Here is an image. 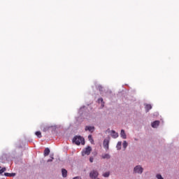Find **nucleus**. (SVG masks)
I'll return each mask as SVG.
<instances>
[{"mask_svg": "<svg viewBox=\"0 0 179 179\" xmlns=\"http://www.w3.org/2000/svg\"><path fill=\"white\" fill-rule=\"evenodd\" d=\"M73 142H74V143H76V145H85V138L80 136H76L73 138Z\"/></svg>", "mask_w": 179, "mask_h": 179, "instance_id": "f257e3e1", "label": "nucleus"}, {"mask_svg": "<svg viewBox=\"0 0 179 179\" xmlns=\"http://www.w3.org/2000/svg\"><path fill=\"white\" fill-rule=\"evenodd\" d=\"M90 153H92V147L88 146L82 152V156H85L86 155L87 156H89Z\"/></svg>", "mask_w": 179, "mask_h": 179, "instance_id": "f03ea898", "label": "nucleus"}, {"mask_svg": "<svg viewBox=\"0 0 179 179\" xmlns=\"http://www.w3.org/2000/svg\"><path fill=\"white\" fill-rule=\"evenodd\" d=\"M110 145V138H105L103 140V146L106 150H108Z\"/></svg>", "mask_w": 179, "mask_h": 179, "instance_id": "7ed1b4c3", "label": "nucleus"}, {"mask_svg": "<svg viewBox=\"0 0 179 179\" xmlns=\"http://www.w3.org/2000/svg\"><path fill=\"white\" fill-rule=\"evenodd\" d=\"M134 173H138V174H142L143 173V168L141 166H136L134 169Z\"/></svg>", "mask_w": 179, "mask_h": 179, "instance_id": "20e7f679", "label": "nucleus"}, {"mask_svg": "<svg viewBox=\"0 0 179 179\" xmlns=\"http://www.w3.org/2000/svg\"><path fill=\"white\" fill-rule=\"evenodd\" d=\"M99 176V172L97 171H92L90 173V177L92 179L97 178V176Z\"/></svg>", "mask_w": 179, "mask_h": 179, "instance_id": "39448f33", "label": "nucleus"}, {"mask_svg": "<svg viewBox=\"0 0 179 179\" xmlns=\"http://www.w3.org/2000/svg\"><path fill=\"white\" fill-rule=\"evenodd\" d=\"M160 121L156 120L152 123V128H157V126L159 125Z\"/></svg>", "mask_w": 179, "mask_h": 179, "instance_id": "423d86ee", "label": "nucleus"}, {"mask_svg": "<svg viewBox=\"0 0 179 179\" xmlns=\"http://www.w3.org/2000/svg\"><path fill=\"white\" fill-rule=\"evenodd\" d=\"M85 129V131H90V132H94V127L86 126Z\"/></svg>", "mask_w": 179, "mask_h": 179, "instance_id": "0eeeda50", "label": "nucleus"}, {"mask_svg": "<svg viewBox=\"0 0 179 179\" xmlns=\"http://www.w3.org/2000/svg\"><path fill=\"white\" fill-rule=\"evenodd\" d=\"M120 136L122 138V139H127V134H125V131H124V129L121 130Z\"/></svg>", "mask_w": 179, "mask_h": 179, "instance_id": "6e6552de", "label": "nucleus"}, {"mask_svg": "<svg viewBox=\"0 0 179 179\" xmlns=\"http://www.w3.org/2000/svg\"><path fill=\"white\" fill-rule=\"evenodd\" d=\"M111 158V156L110 155V154H103L101 155V159H110Z\"/></svg>", "mask_w": 179, "mask_h": 179, "instance_id": "1a4fd4ad", "label": "nucleus"}, {"mask_svg": "<svg viewBox=\"0 0 179 179\" xmlns=\"http://www.w3.org/2000/svg\"><path fill=\"white\" fill-rule=\"evenodd\" d=\"M111 136L114 138V139L117 138L118 137V133L115 132V131H112Z\"/></svg>", "mask_w": 179, "mask_h": 179, "instance_id": "9d476101", "label": "nucleus"}, {"mask_svg": "<svg viewBox=\"0 0 179 179\" xmlns=\"http://www.w3.org/2000/svg\"><path fill=\"white\" fill-rule=\"evenodd\" d=\"M62 176L63 177H66L67 174H68V171L66 169H62Z\"/></svg>", "mask_w": 179, "mask_h": 179, "instance_id": "9b49d317", "label": "nucleus"}, {"mask_svg": "<svg viewBox=\"0 0 179 179\" xmlns=\"http://www.w3.org/2000/svg\"><path fill=\"white\" fill-rule=\"evenodd\" d=\"M50 155V148H45L44 150V156H48Z\"/></svg>", "mask_w": 179, "mask_h": 179, "instance_id": "f8f14e48", "label": "nucleus"}, {"mask_svg": "<svg viewBox=\"0 0 179 179\" xmlns=\"http://www.w3.org/2000/svg\"><path fill=\"white\" fill-rule=\"evenodd\" d=\"M145 110H146L147 112L149 111L150 110H152V105H150V104H147V105L145 106Z\"/></svg>", "mask_w": 179, "mask_h": 179, "instance_id": "ddd939ff", "label": "nucleus"}, {"mask_svg": "<svg viewBox=\"0 0 179 179\" xmlns=\"http://www.w3.org/2000/svg\"><path fill=\"white\" fill-rule=\"evenodd\" d=\"M122 143L121 141H119V142L117 143V146H116L117 150H120V149H121V145H122Z\"/></svg>", "mask_w": 179, "mask_h": 179, "instance_id": "4468645a", "label": "nucleus"}, {"mask_svg": "<svg viewBox=\"0 0 179 179\" xmlns=\"http://www.w3.org/2000/svg\"><path fill=\"white\" fill-rule=\"evenodd\" d=\"M35 134L36 135V136L38 137V138H41L43 136L41 135V131H36V133H35Z\"/></svg>", "mask_w": 179, "mask_h": 179, "instance_id": "2eb2a0df", "label": "nucleus"}, {"mask_svg": "<svg viewBox=\"0 0 179 179\" xmlns=\"http://www.w3.org/2000/svg\"><path fill=\"white\" fill-rule=\"evenodd\" d=\"M98 103H102L103 107H104V102L103 101V98H99L98 99Z\"/></svg>", "mask_w": 179, "mask_h": 179, "instance_id": "dca6fc26", "label": "nucleus"}, {"mask_svg": "<svg viewBox=\"0 0 179 179\" xmlns=\"http://www.w3.org/2000/svg\"><path fill=\"white\" fill-rule=\"evenodd\" d=\"M123 148H124V149H127V146H128V143H127V141H124V142H123Z\"/></svg>", "mask_w": 179, "mask_h": 179, "instance_id": "f3484780", "label": "nucleus"}, {"mask_svg": "<svg viewBox=\"0 0 179 179\" xmlns=\"http://www.w3.org/2000/svg\"><path fill=\"white\" fill-rule=\"evenodd\" d=\"M6 171V168H2L0 169V174H3V173H5Z\"/></svg>", "mask_w": 179, "mask_h": 179, "instance_id": "a211bd4d", "label": "nucleus"}, {"mask_svg": "<svg viewBox=\"0 0 179 179\" xmlns=\"http://www.w3.org/2000/svg\"><path fill=\"white\" fill-rule=\"evenodd\" d=\"M103 177H109L110 176V172H106L103 174Z\"/></svg>", "mask_w": 179, "mask_h": 179, "instance_id": "6ab92c4d", "label": "nucleus"}, {"mask_svg": "<svg viewBox=\"0 0 179 179\" xmlns=\"http://www.w3.org/2000/svg\"><path fill=\"white\" fill-rule=\"evenodd\" d=\"M54 155H50L51 159L48 160V163H50V162H52L54 160Z\"/></svg>", "mask_w": 179, "mask_h": 179, "instance_id": "aec40b11", "label": "nucleus"}, {"mask_svg": "<svg viewBox=\"0 0 179 179\" xmlns=\"http://www.w3.org/2000/svg\"><path fill=\"white\" fill-rule=\"evenodd\" d=\"M88 139L90 141V142H93V138L92 137V135L88 136Z\"/></svg>", "mask_w": 179, "mask_h": 179, "instance_id": "412c9836", "label": "nucleus"}, {"mask_svg": "<svg viewBox=\"0 0 179 179\" xmlns=\"http://www.w3.org/2000/svg\"><path fill=\"white\" fill-rule=\"evenodd\" d=\"M157 179H164L163 177L162 176V175H160V174L157 175Z\"/></svg>", "mask_w": 179, "mask_h": 179, "instance_id": "4be33fe9", "label": "nucleus"}, {"mask_svg": "<svg viewBox=\"0 0 179 179\" xmlns=\"http://www.w3.org/2000/svg\"><path fill=\"white\" fill-rule=\"evenodd\" d=\"M4 176H5L6 177H10V173H4Z\"/></svg>", "mask_w": 179, "mask_h": 179, "instance_id": "5701e85b", "label": "nucleus"}, {"mask_svg": "<svg viewBox=\"0 0 179 179\" xmlns=\"http://www.w3.org/2000/svg\"><path fill=\"white\" fill-rule=\"evenodd\" d=\"M93 160H94V159H93V157H90V163H93Z\"/></svg>", "mask_w": 179, "mask_h": 179, "instance_id": "b1692460", "label": "nucleus"}, {"mask_svg": "<svg viewBox=\"0 0 179 179\" xmlns=\"http://www.w3.org/2000/svg\"><path fill=\"white\" fill-rule=\"evenodd\" d=\"M16 176V173H10V177H15Z\"/></svg>", "mask_w": 179, "mask_h": 179, "instance_id": "393cba45", "label": "nucleus"}, {"mask_svg": "<svg viewBox=\"0 0 179 179\" xmlns=\"http://www.w3.org/2000/svg\"><path fill=\"white\" fill-rule=\"evenodd\" d=\"M73 179H80V178H79V177H75V178H73Z\"/></svg>", "mask_w": 179, "mask_h": 179, "instance_id": "a878e982", "label": "nucleus"}, {"mask_svg": "<svg viewBox=\"0 0 179 179\" xmlns=\"http://www.w3.org/2000/svg\"><path fill=\"white\" fill-rule=\"evenodd\" d=\"M0 169H1V166H0Z\"/></svg>", "mask_w": 179, "mask_h": 179, "instance_id": "bb28decb", "label": "nucleus"}]
</instances>
